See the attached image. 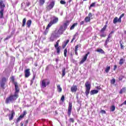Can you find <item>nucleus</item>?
Returning a JSON list of instances; mask_svg holds the SVG:
<instances>
[{
  "label": "nucleus",
  "instance_id": "nucleus-31",
  "mask_svg": "<svg viewBox=\"0 0 126 126\" xmlns=\"http://www.w3.org/2000/svg\"><path fill=\"white\" fill-rule=\"evenodd\" d=\"M78 35V33H76L74 36L73 38L72 39L71 41V43H72V42H73V41H74V40H75V37H76V36H77Z\"/></svg>",
  "mask_w": 126,
  "mask_h": 126
},
{
  "label": "nucleus",
  "instance_id": "nucleus-40",
  "mask_svg": "<svg viewBox=\"0 0 126 126\" xmlns=\"http://www.w3.org/2000/svg\"><path fill=\"white\" fill-rule=\"evenodd\" d=\"M26 114H27V112H26V111H24L23 112V114H21V115L22 116V117L23 118H24V116L26 115Z\"/></svg>",
  "mask_w": 126,
  "mask_h": 126
},
{
  "label": "nucleus",
  "instance_id": "nucleus-62",
  "mask_svg": "<svg viewBox=\"0 0 126 126\" xmlns=\"http://www.w3.org/2000/svg\"><path fill=\"white\" fill-rule=\"evenodd\" d=\"M69 3H70V2H71V1H72V0H69Z\"/></svg>",
  "mask_w": 126,
  "mask_h": 126
},
{
  "label": "nucleus",
  "instance_id": "nucleus-60",
  "mask_svg": "<svg viewBox=\"0 0 126 126\" xmlns=\"http://www.w3.org/2000/svg\"><path fill=\"white\" fill-rule=\"evenodd\" d=\"M1 40H2V37H1V38H0V42H1Z\"/></svg>",
  "mask_w": 126,
  "mask_h": 126
},
{
  "label": "nucleus",
  "instance_id": "nucleus-15",
  "mask_svg": "<svg viewBox=\"0 0 126 126\" xmlns=\"http://www.w3.org/2000/svg\"><path fill=\"white\" fill-rule=\"evenodd\" d=\"M68 25H69V21H66V22L63 23L64 30H66Z\"/></svg>",
  "mask_w": 126,
  "mask_h": 126
},
{
  "label": "nucleus",
  "instance_id": "nucleus-10",
  "mask_svg": "<svg viewBox=\"0 0 126 126\" xmlns=\"http://www.w3.org/2000/svg\"><path fill=\"white\" fill-rule=\"evenodd\" d=\"M122 23V20H120V18H118V17H115L113 19V24H117V23Z\"/></svg>",
  "mask_w": 126,
  "mask_h": 126
},
{
  "label": "nucleus",
  "instance_id": "nucleus-12",
  "mask_svg": "<svg viewBox=\"0 0 126 126\" xmlns=\"http://www.w3.org/2000/svg\"><path fill=\"white\" fill-rule=\"evenodd\" d=\"M90 54V52H88L87 54L85 55V56H84L83 59L81 61V63H83L85 61L87 60V57H88V55Z\"/></svg>",
  "mask_w": 126,
  "mask_h": 126
},
{
  "label": "nucleus",
  "instance_id": "nucleus-2",
  "mask_svg": "<svg viewBox=\"0 0 126 126\" xmlns=\"http://www.w3.org/2000/svg\"><path fill=\"white\" fill-rule=\"evenodd\" d=\"M4 7H5V4L3 3L2 0H0V18H3V11H4Z\"/></svg>",
  "mask_w": 126,
  "mask_h": 126
},
{
  "label": "nucleus",
  "instance_id": "nucleus-37",
  "mask_svg": "<svg viewBox=\"0 0 126 126\" xmlns=\"http://www.w3.org/2000/svg\"><path fill=\"white\" fill-rule=\"evenodd\" d=\"M110 83L111 84H115V83H116V79H112V80H111Z\"/></svg>",
  "mask_w": 126,
  "mask_h": 126
},
{
  "label": "nucleus",
  "instance_id": "nucleus-48",
  "mask_svg": "<svg viewBox=\"0 0 126 126\" xmlns=\"http://www.w3.org/2000/svg\"><path fill=\"white\" fill-rule=\"evenodd\" d=\"M61 100L62 102H64V95H62Z\"/></svg>",
  "mask_w": 126,
  "mask_h": 126
},
{
  "label": "nucleus",
  "instance_id": "nucleus-13",
  "mask_svg": "<svg viewBox=\"0 0 126 126\" xmlns=\"http://www.w3.org/2000/svg\"><path fill=\"white\" fill-rule=\"evenodd\" d=\"M11 102L12 103L13 102V100H12V98H11V97L10 95L7 97L5 100L6 104H9V103H11Z\"/></svg>",
  "mask_w": 126,
  "mask_h": 126
},
{
  "label": "nucleus",
  "instance_id": "nucleus-18",
  "mask_svg": "<svg viewBox=\"0 0 126 126\" xmlns=\"http://www.w3.org/2000/svg\"><path fill=\"white\" fill-rule=\"evenodd\" d=\"M26 24H27L28 28H30V27L31 26V25L32 24V20H28Z\"/></svg>",
  "mask_w": 126,
  "mask_h": 126
},
{
  "label": "nucleus",
  "instance_id": "nucleus-6",
  "mask_svg": "<svg viewBox=\"0 0 126 126\" xmlns=\"http://www.w3.org/2000/svg\"><path fill=\"white\" fill-rule=\"evenodd\" d=\"M50 84V81L47 79H44L42 80L41 83V86L45 88V87H47V85H49Z\"/></svg>",
  "mask_w": 126,
  "mask_h": 126
},
{
  "label": "nucleus",
  "instance_id": "nucleus-38",
  "mask_svg": "<svg viewBox=\"0 0 126 126\" xmlns=\"http://www.w3.org/2000/svg\"><path fill=\"white\" fill-rule=\"evenodd\" d=\"M59 43H60V40H58L56 44H55V47L58 48L59 47Z\"/></svg>",
  "mask_w": 126,
  "mask_h": 126
},
{
  "label": "nucleus",
  "instance_id": "nucleus-59",
  "mask_svg": "<svg viewBox=\"0 0 126 126\" xmlns=\"http://www.w3.org/2000/svg\"><path fill=\"white\" fill-rule=\"evenodd\" d=\"M120 45L121 48H124V45H123L121 43H120Z\"/></svg>",
  "mask_w": 126,
  "mask_h": 126
},
{
  "label": "nucleus",
  "instance_id": "nucleus-4",
  "mask_svg": "<svg viewBox=\"0 0 126 126\" xmlns=\"http://www.w3.org/2000/svg\"><path fill=\"white\" fill-rule=\"evenodd\" d=\"M59 21V18L58 17H55L52 21H51L50 23L48 24V25L46 27V30H48L52 25H53V24H56V23H58V22Z\"/></svg>",
  "mask_w": 126,
  "mask_h": 126
},
{
  "label": "nucleus",
  "instance_id": "nucleus-39",
  "mask_svg": "<svg viewBox=\"0 0 126 126\" xmlns=\"http://www.w3.org/2000/svg\"><path fill=\"white\" fill-rule=\"evenodd\" d=\"M124 92H126V89L125 88H123L122 90H121V91H120V94H123Z\"/></svg>",
  "mask_w": 126,
  "mask_h": 126
},
{
  "label": "nucleus",
  "instance_id": "nucleus-23",
  "mask_svg": "<svg viewBox=\"0 0 126 126\" xmlns=\"http://www.w3.org/2000/svg\"><path fill=\"white\" fill-rule=\"evenodd\" d=\"M35 78H36V74H33L32 79L31 80V85H32V84H33V83L34 82V80H35Z\"/></svg>",
  "mask_w": 126,
  "mask_h": 126
},
{
  "label": "nucleus",
  "instance_id": "nucleus-7",
  "mask_svg": "<svg viewBox=\"0 0 126 126\" xmlns=\"http://www.w3.org/2000/svg\"><path fill=\"white\" fill-rule=\"evenodd\" d=\"M93 15L91 13V12L89 13L88 14V16H87L85 18V22L86 23H88V22H90V21H91V19H92V18H91V17H92Z\"/></svg>",
  "mask_w": 126,
  "mask_h": 126
},
{
  "label": "nucleus",
  "instance_id": "nucleus-20",
  "mask_svg": "<svg viewBox=\"0 0 126 126\" xmlns=\"http://www.w3.org/2000/svg\"><path fill=\"white\" fill-rule=\"evenodd\" d=\"M56 37H57V34H56V32H54L50 37V40H51L52 41H54V38H56Z\"/></svg>",
  "mask_w": 126,
  "mask_h": 126
},
{
  "label": "nucleus",
  "instance_id": "nucleus-54",
  "mask_svg": "<svg viewBox=\"0 0 126 126\" xmlns=\"http://www.w3.org/2000/svg\"><path fill=\"white\" fill-rule=\"evenodd\" d=\"M117 69V65L114 66L113 70H116Z\"/></svg>",
  "mask_w": 126,
  "mask_h": 126
},
{
  "label": "nucleus",
  "instance_id": "nucleus-52",
  "mask_svg": "<svg viewBox=\"0 0 126 126\" xmlns=\"http://www.w3.org/2000/svg\"><path fill=\"white\" fill-rule=\"evenodd\" d=\"M27 4V6H30V4H31V3H30V2H27L26 3Z\"/></svg>",
  "mask_w": 126,
  "mask_h": 126
},
{
  "label": "nucleus",
  "instance_id": "nucleus-43",
  "mask_svg": "<svg viewBox=\"0 0 126 126\" xmlns=\"http://www.w3.org/2000/svg\"><path fill=\"white\" fill-rule=\"evenodd\" d=\"M56 51L58 55L60 54V53H61V49H60V48H57L56 49Z\"/></svg>",
  "mask_w": 126,
  "mask_h": 126
},
{
  "label": "nucleus",
  "instance_id": "nucleus-32",
  "mask_svg": "<svg viewBox=\"0 0 126 126\" xmlns=\"http://www.w3.org/2000/svg\"><path fill=\"white\" fill-rule=\"evenodd\" d=\"M111 69V67L110 66L106 67L105 69V72L106 73H108L109 71H110V70Z\"/></svg>",
  "mask_w": 126,
  "mask_h": 126
},
{
  "label": "nucleus",
  "instance_id": "nucleus-26",
  "mask_svg": "<svg viewBox=\"0 0 126 126\" xmlns=\"http://www.w3.org/2000/svg\"><path fill=\"white\" fill-rule=\"evenodd\" d=\"M26 25V18H24L22 21V27H24Z\"/></svg>",
  "mask_w": 126,
  "mask_h": 126
},
{
  "label": "nucleus",
  "instance_id": "nucleus-19",
  "mask_svg": "<svg viewBox=\"0 0 126 126\" xmlns=\"http://www.w3.org/2000/svg\"><path fill=\"white\" fill-rule=\"evenodd\" d=\"M107 27H108V26L107 25H105L104 27L100 30V33H104V32L106 31V29H107Z\"/></svg>",
  "mask_w": 126,
  "mask_h": 126
},
{
  "label": "nucleus",
  "instance_id": "nucleus-51",
  "mask_svg": "<svg viewBox=\"0 0 126 126\" xmlns=\"http://www.w3.org/2000/svg\"><path fill=\"white\" fill-rule=\"evenodd\" d=\"M113 33H114V31H111V32L108 35V36H110V37H112V34H113Z\"/></svg>",
  "mask_w": 126,
  "mask_h": 126
},
{
  "label": "nucleus",
  "instance_id": "nucleus-45",
  "mask_svg": "<svg viewBox=\"0 0 126 126\" xmlns=\"http://www.w3.org/2000/svg\"><path fill=\"white\" fill-rule=\"evenodd\" d=\"M67 53V49L66 48L64 51V57H66V54Z\"/></svg>",
  "mask_w": 126,
  "mask_h": 126
},
{
  "label": "nucleus",
  "instance_id": "nucleus-1",
  "mask_svg": "<svg viewBox=\"0 0 126 126\" xmlns=\"http://www.w3.org/2000/svg\"><path fill=\"white\" fill-rule=\"evenodd\" d=\"M14 85L15 87V92L13 95H10L13 100V102L15 101V100L18 98V94L19 93V89H18V84L17 82H14Z\"/></svg>",
  "mask_w": 126,
  "mask_h": 126
},
{
  "label": "nucleus",
  "instance_id": "nucleus-44",
  "mask_svg": "<svg viewBox=\"0 0 126 126\" xmlns=\"http://www.w3.org/2000/svg\"><path fill=\"white\" fill-rule=\"evenodd\" d=\"M69 122H70V123H74V119L73 118H70L69 120Z\"/></svg>",
  "mask_w": 126,
  "mask_h": 126
},
{
  "label": "nucleus",
  "instance_id": "nucleus-46",
  "mask_svg": "<svg viewBox=\"0 0 126 126\" xmlns=\"http://www.w3.org/2000/svg\"><path fill=\"white\" fill-rule=\"evenodd\" d=\"M60 3L61 4H65V3H66V2L65 1H64V0H61L60 1Z\"/></svg>",
  "mask_w": 126,
  "mask_h": 126
},
{
  "label": "nucleus",
  "instance_id": "nucleus-14",
  "mask_svg": "<svg viewBox=\"0 0 126 126\" xmlns=\"http://www.w3.org/2000/svg\"><path fill=\"white\" fill-rule=\"evenodd\" d=\"M25 77L28 78L29 76H30V69H27L25 70Z\"/></svg>",
  "mask_w": 126,
  "mask_h": 126
},
{
  "label": "nucleus",
  "instance_id": "nucleus-11",
  "mask_svg": "<svg viewBox=\"0 0 126 126\" xmlns=\"http://www.w3.org/2000/svg\"><path fill=\"white\" fill-rule=\"evenodd\" d=\"M15 115V113L14 112V111H11V114H9L8 115L9 121H11L13 120V117H14Z\"/></svg>",
  "mask_w": 126,
  "mask_h": 126
},
{
  "label": "nucleus",
  "instance_id": "nucleus-50",
  "mask_svg": "<svg viewBox=\"0 0 126 126\" xmlns=\"http://www.w3.org/2000/svg\"><path fill=\"white\" fill-rule=\"evenodd\" d=\"M77 48H76L75 49V54L77 56L78 55V53H77Z\"/></svg>",
  "mask_w": 126,
  "mask_h": 126
},
{
  "label": "nucleus",
  "instance_id": "nucleus-58",
  "mask_svg": "<svg viewBox=\"0 0 126 126\" xmlns=\"http://www.w3.org/2000/svg\"><path fill=\"white\" fill-rule=\"evenodd\" d=\"M34 66H38V64L36 62L34 63Z\"/></svg>",
  "mask_w": 126,
  "mask_h": 126
},
{
  "label": "nucleus",
  "instance_id": "nucleus-36",
  "mask_svg": "<svg viewBox=\"0 0 126 126\" xmlns=\"http://www.w3.org/2000/svg\"><path fill=\"white\" fill-rule=\"evenodd\" d=\"M110 110L111 111H112V112H114V111L116 110V107L115 106V105H112L110 108Z\"/></svg>",
  "mask_w": 126,
  "mask_h": 126
},
{
  "label": "nucleus",
  "instance_id": "nucleus-24",
  "mask_svg": "<svg viewBox=\"0 0 126 126\" xmlns=\"http://www.w3.org/2000/svg\"><path fill=\"white\" fill-rule=\"evenodd\" d=\"M57 90L59 93H61L62 91H63V89H62V87H61V85H57Z\"/></svg>",
  "mask_w": 126,
  "mask_h": 126
},
{
  "label": "nucleus",
  "instance_id": "nucleus-61",
  "mask_svg": "<svg viewBox=\"0 0 126 126\" xmlns=\"http://www.w3.org/2000/svg\"><path fill=\"white\" fill-rule=\"evenodd\" d=\"M108 21H106V23H105V24H106V25H107L108 24Z\"/></svg>",
  "mask_w": 126,
  "mask_h": 126
},
{
  "label": "nucleus",
  "instance_id": "nucleus-34",
  "mask_svg": "<svg viewBox=\"0 0 126 126\" xmlns=\"http://www.w3.org/2000/svg\"><path fill=\"white\" fill-rule=\"evenodd\" d=\"M95 4H96L95 2H93L90 6V7H89V9H91V7H93L94 6H95Z\"/></svg>",
  "mask_w": 126,
  "mask_h": 126
},
{
  "label": "nucleus",
  "instance_id": "nucleus-3",
  "mask_svg": "<svg viewBox=\"0 0 126 126\" xmlns=\"http://www.w3.org/2000/svg\"><path fill=\"white\" fill-rule=\"evenodd\" d=\"M85 86L86 87L85 94L87 97V96L89 95V93H90V89H91V84H90V82L89 81H87L85 84Z\"/></svg>",
  "mask_w": 126,
  "mask_h": 126
},
{
  "label": "nucleus",
  "instance_id": "nucleus-9",
  "mask_svg": "<svg viewBox=\"0 0 126 126\" xmlns=\"http://www.w3.org/2000/svg\"><path fill=\"white\" fill-rule=\"evenodd\" d=\"M55 6V1H52L50 3L46 6L47 10L50 11Z\"/></svg>",
  "mask_w": 126,
  "mask_h": 126
},
{
  "label": "nucleus",
  "instance_id": "nucleus-5",
  "mask_svg": "<svg viewBox=\"0 0 126 126\" xmlns=\"http://www.w3.org/2000/svg\"><path fill=\"white\" fill-rule=\"evenodd\" d=\"M8 79L5 77L2 78L1 81H0V87L4 89V85H5L6 82L7 81Z\"/></svg>",
  "mask_w": 126,
  "mask_h": 126
},
{
  "label": "nucleus",
  "instance_id": "nucleus-21",
  "mask_svg": "<svg viewBox=\"0 0 126 126\" xmlns=\"http://www.w3.org/2000/svg\"><path fill=\"white\" fill-rule=\"evenodd\" d=\"M98 92V90H94L90 92V94L91 95H94V94H97Z\"/></svg>",
  "mask_w": 126,
  "mask_h": 126
},
{
  "label": "nucleus",
  "instance_id": "nucleus-56",
  "mask_svg": "<svg viewBox=\"0 0 126 126\" xmlns=\"http://www.w3.org/2000/svg\"><path fill=\"white\" fill-rule=\"evenodd\" d=\"M101 112L102 113V114H106V111L104 110H102Z\"/></svg>",
  "mask_w": 126,
  "mask_h": 126
},
{
  "label": "nucleus",
  "instance_id": "nucleus-41",
  "mask_svg": "<svg viewBox=\"0 0 126 126\" xmlns=\"http://www.w3.org/2000/svg\"><path fill=\"white\" fill-rule=\"evenodd\" d=\"M11 38V35L7 36L4 40V41H6L7 40H8L9 39H10Z\"/></svg>",
  "mask_w": 126,
  "mask_h": 126
},
{
  "label": "nucleus",
  "instance_id": "nucleus-27",
  "mask_svg": "<svg viewBox=\"0 0 126 126\" xmlns=\"http://www.w3.org/2000/svg\"><path fill=\"white\" fill-rule=\"evenodd\" d=\"M112 38L111 36H108L107 39L105 41V45L107 46L108 45V43L109 42H110V38Z\"/></svg>",
  "mask_w": 126,
  "mask_h": 126
},
{
  "label": "nucleus",
  "instance_id": "nucleus-42",
  "mask_svg": "<svg viewBox=\"0 0 126 126\" xmlns=\"http://www.w3.org/2000/svg\"><path fill=\"white\" fill-rule=\"evenodd\" d=\"M106 35L105 33H102L101 34H100V36L101 37V38H105V37H106Z\"/></svg>",
  "mask_w": 126,
  "mask_h": 126
},
{
  "label": "nucleus",
  "instance_id": "nucleus-63",
  "mask_svg": "<svg viewBox=\"0 0 126 126\" xmlns=\"http://www.w3.org/2000/svg\"><path fill=\"white\" fill-rule=\"evenodd\" d=\"M124 33L126 34V31L124 32Z\"/></svg>",
  "mask_w": 126,
  "mask_h": 126
},
{
  "label": "nucleus",
  "instance_id": "nucleus-64",
  "mask_svg": "<svg viewBox=\"0 0 126 126\" xmlns=\"http://www.w3.org/2000/svg\"><path fill=\"white\" fill-rule=\"evenodd\" d=\"M97 89H100V88H99L98 87H97Z\"/></svg>",
  "mask_w": 126,
  "mask_h": 126
},
{
  "label": "nucleus",
  "instance_id": "nucleus-29",
  "mask_svg": "<svg viewBox=\"0 0 126 126\" xmlns=\"http://www.w3.org/2000/svg\"><path fill=\"white\" fill-rule=\"evenodd\" d=\"M65 75V67L62 68V76L63 77Z\"/></svg>",
  "mask_w": 126,
  "mask_h": 126
},
{
  "label": "nucleus",
  "instance_id": "nucleus-35",
  "mask_svg": "<svg viewBox=\"0 0 126 126\" xmlns=\"http://www.w3.org/2000/svg\"><path fill=\"white\" fill-rule=\"evenodd\" d=\"M60 31H65V30H64V27L63 26H61L59 29Z\"/></svg>",
  "mask_w": 126,
  "mask_h": 126
},
{
  "label": "nucleus",
  "instance_id": "nucleus-8",
  "mask_svg": "<svg viewBox=\"0 0 126 126\" xmlns=\"http://www.w3.org/2000/svg\"><path fill=\"white\" fill-rule=\"evenodd\" d=\"M72 110V103L71 102H69L68 103V107L67 110V114L68 117H70V115H71V111Z\"/></svg>",
  "mask_w": 126,
  "mask_h": 126
},
{
  "label": "nucleus",
  "instance_id": "nucleus-16",
  "mask_svg": "<svg viewBox=\"0 0 126 126\" xmlns=\"http://www.w3.org/2000/svg\"><path fill=\"white\" fill-rule=\"evenodd\" d=\"M68 43H69V40L68 39L63 42L62 44V48H65L66 47V45H67Z\"/></svg>",
  "mask_w": 126,
  "mask_h": 126
},
{
  "label": "nucleus",
  "instance_id": "nucleus-47",
  "mask_svg": "<svg viewBox=\"0 0 126 126\" xmlns=\"http://www.w3.org/2000/svg\"><path fill=\"white\" fill-rule=\"evenodd\" d=\"M124 16H125V13H123L120 15V16L119 17V19H120V20H122V18H123Z\"/></svg>",
  "mask_w": 126,
  "mask_h": 126
},
{
  "label": "nucleus",
  "instance_id": "nucleus-28",
  "mask_svg": "<svg viewBox=\"0 0 126 126\" xmlns=\"http://www.w3.org/2000/svg\"><path fill=\"white\" fill-rule=\"evenodd\" d=\"M125 60L123 58L121 59L120 61H119V64H120V65H122L123 64H124V63H125Z\"/></svg>",
  "mask_w": 126,
  "mask_h": 126
},
{
  "label": "nucleus",
  "instance_id": "nucleus-25",
  "mask_svg": "<svg viewBox=\"0 0 126 126\" xmlns=\"http://www.w3.org/2000/svg\"><path fill=\"white\" fill-rule=\"evenodd\" d=\"M45 0H39V5L42 6V5H44V3H45Z\"/></svg>",
  "mask_w": 126,
  "mask_h": 126
},
{
  "label": "nucleus",
  "instance_id": "nucleus-30",
  "mask_svg": "<svg viewBox=\"0 0 126 126\" xmlns=\"http://www.w3.org/2000/svg\"><path fill=\"white\" fill-rule=\"evenodd\" d=\"M95 52H97L98 53H100V54H104V51L102 49H98L95 50Z\"/></svg>",
  "mask_w": 126,
  "mask_h": 126
},
{
  "label": "nucleus",
  "instance_id": "nucleus-49",
  "mask_svg": "<svg viewBox=\"0 0 126 126\" xmlns=\"http://www.w3.org/2000/svg\"><path fill=\"white\" fill-rule=\"evenodd\" d=\"M11 80L12 81V82H14V81H15V79H14V76H12L11 77Z\"/></svg>",
  "mask_w": 126,
  "mask_h": 126
},
{
  "label": "nucleus",
  "instance_id": "nucleus-22",
  "mask_svg": "<svg viewBox=\"0 0 126 126\" xmlns=\"http://www.w3.org/2000/svg\"><path fill=\"white\" fill-rule=\"evenodd\" d=\"M78 25V23H74L72 25V26L70 28V30H73V29H74V28L75 27V26H77Z\"/></svg>",
  "mask_w": 126,
  "mask_h": 126
},
{
  "label": "nucleus",
  "instance_id": "nucleus-33",
  "mask_svg": "<svg viewBox=\"0 0 126 126\" xmlns=\"http://www.w3.org/2000/svg\"><path fill=\"white\" fill-rule=\"evenodd\" d=\"M22 119H23V117L21 115H20V117L17 118L16 122L19 123L20 121H21V120H22Z\"/></svg>",
  "mask_w": 126,
  "mask_h": 126
},
{
  "label": "nucleus",
  "instance_id": "nucleus-55",
  "mask_svg": "<svg viewBox=\"0 0 126 126\" xmlns=\"http://www.w3.org/2000/svg\"><path fill=\"white\" fill-rule=\"evenodd\" d=\"M83 24H84V21H82L80 22V25H83Z\"/></svg>",
  "mask_w": 126,
  "mask_h": 126
},
{
  "label": "nucleus",
  "instance_id": "nucleus-17",
  "mask_svg": "<svg viewBox=\"0 0 126 126\" xmlns=\"http://www.w3.org/2000/svg\"><path fill=\"white\" fill-rule=\"evenodd\" d=\"M71 92H76L77 91V86L73 85L71 88Z\"/></svg>",
  "mask_w": 126,
  "mask_h": 126
},
{
  "label": "nucleus",
  "instance_id": "nucleus-57",
  "mask_svg": "<svg viewBox=\"0 0 126 126\" xmlns=\"http://www.w3.org/2000/svg\"><path fill=\"white\" fill-rule=\"evenodd\" d=\"M123 105H126V100L121 104V106H123Z\"/></svg>",
  "mask_w": 126,
  "mask_h": 126
},
{
  "label": "nucleus",
  "instance_id": "nucleus-53",
  "mask_svg": "<svg viewBox=\"0 0 126 126\" xmlns=\"http://www.w3.org/2000/svg\"><path fill=\"white\" fill-rule=\"evenodd\" d=\"M47 28L46 29V31L43 32L44 35H47V33H48V31L46 30Z\"/></svg>",
  "mask_w": 126,
  "mask_h": 126
}]
</instances>
